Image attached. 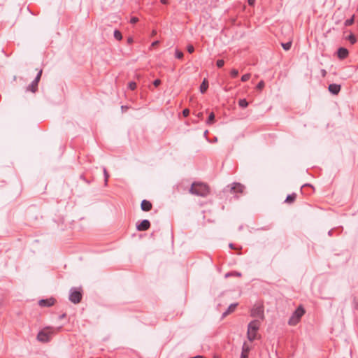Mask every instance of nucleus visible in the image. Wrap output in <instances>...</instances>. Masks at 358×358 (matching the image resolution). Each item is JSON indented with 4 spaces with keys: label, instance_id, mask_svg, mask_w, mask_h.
I'll list each match as a JSON object with an SVG mask.
<instances>
[{
    "label": "nucleus",
    "instance_id": "423d86ee",
    "mask_svg": "<svg viewBox=\"0 0 358 358\" xmlns=\"http://www.w3.org/2000/svg\"><path fill=\"white\" fill-rule=\"evenodd\" d=\"M42 73H43V70L40 69L38 71L36 78H34V80L31 83L30 85H29L27 87V89H26L27 92H31L33 93H35L37 91V90H38V83L40 81Z\"/></svg>",
    "mask_w": 358,
    "mask_h": 358
},
{
    "label": "nucleus",
    "instance_id": "c756f323",
    "mask_svg": "<svg viewBox=\"0 0 358 358\" xmlns=\"http://www.w3.org/2000/svg\"><path fill=\"white\" fill-rule=\"evenodd\" d=\"M216 64L218 68H221L224 66V61L223 59H218L216 62Z\"/></svg>",
    "mask_w": 358,
    "mask_h": 358
},
{
    "label": "nucleus",
    "instance_id": "58836bf2",
    "mask_svg": "<svg viewBox=\"0 0 358 358\" xmlns=\"http://www.w3.org/2000/svg\"><path fill=\"white\" fill-rule=\"evenodd\" d=\"M159 43V41H155L154 42L152 43V46H155L157 45V44Z\"/></svg>",
    "mask_w": 358,
    "mask_h": 358
},
{
    "label": "nucleus",
    "instance_id": "aec40b11",
    "mask_svg": "<svg viewBox=\"0 0 358 358\" xmlns=\"http://www.w3.org/2000/svg\"><path fill=\"white\" fill-rule=\"evenodd\" d=\"M214 120H215V115L214 113L212 112L210 113L209 116H208V120H206V124H212L213 122H214Z\"/></svg>",
    "mask_w": 358,
    "mask_h": 358
},
{
    "label": "nucleus",
    "instance_id": "c85d7f7f",
    "mask_svg": "<svg viewBox=\"0 0 358 358\" xmlns=\"http://www.w3.org/2000/svg\"><path fill=\"white\" fill-rule=\"evenodd\" d=\"M348 39L350 41V42L352 43V44H354L356 43V38H355V36L353 35V34H350L349 36H348Z\"/></svg>",
    "mask_w": 358,
    "mask_h": 358
},
{
    "label": "nucleus",
    "instance_id": "b1692460",
    "mask_svg": "<svg viewBox=\"0 0 358 358\" xmlns=\"http://www.w3.org/2000/svg\"><path fill=\"white\" fill-rule=\"evenodd\" d=\"M103 175H104L105 184L106 185L108 182V178H109V174L105 167L103 168Z\"/></svg>",
    "mask_w": 358,
    "mask_h": 358
},
{
    "label": "nucleus",
    "instance_id": "5701e85b",
    "mask_svg": "<svg viewBox=\"0 0 358 358\" xmlns=\"http://www.w3.org/2000/svg\"><path fill=\"white\" fill-rule=\"evenodd\" d=\"M175 57L177 59H180L183 57V53L181 51H180L179 50L176 49L175 51Z\"/></svg>",
    "mask_w": 358,
    "mask_h": 358
},
{
    "label": "nucleus",
    "instance_id": "0eeeda50",
    "mask_svg": "<svg viewBox=\"0 0 358 358\" xmlns=\"http://www.w3.org/2000/svg\"><path fill=\"white\" fill-rule=\"evenodd\" d=\"M251 316L255 317H259L261 320H264V307L262 306H255L251 310Z\"/></svg>",
    "mask_w": 358,
    "mask_h": 358
},
{
    "label": "nucleus",
    "instance_id": "4be33fe9",
    "mask_svg": "<svg viewBox=\"0 0 358 358\" xmlns=\"http://www.w3.org/2000/svg\"><path fill=\"white\" fill-rule=\"evenodd\" d=\"M354 22V16H352L351 18L348 19L345 21L344 24L345 27L350 26Z\"/></svg>",
    "mask_w": 358,
    "mask_h": 358
},
{
    "label": "nucleus",
    "instance_id": "79ce46f5",
    "mask_svg": "<svg viewBox=\"0 0 358 358\" xmlns=\"http://www.w3.org/2000/svg\"><path fill=\"white\" fill-rule=\"evenodd\" d=\"M132 41H133V39L131 38H128V43H132Z\"/></svg>",
    "mask_w": 358,
    "mask_h": 358
},
{
    "label": "nucleus",
    "instance_id": "cd10ccee",
    "mask_svg": "<svg viewBox=\"0 0 358 358\" xmlns=\"http://www.w3.org/2000/svg\"><path fill=\"white\" fill-rule=\"evenodd\" d=\"M264 82L263 80H261L257 85V89L262 90L264 87Z\"/></svg>",
    "mask_w": 358,
    "mask_h": 358
},
{
    "label": "nucleus",
    "instance_id": "6ab92c4d",
    "mask_svg": "<svg viewBox=\"0 0 358 358\" xmlns=\"http://www.w3.org/2000/svg\"><path fill=\"white\" fill-rule=\"evenodd\" d=\"M114 38L117 41H121L122 38V36L121 32L119 30L115 29L113 33Z\"/></svg>",
    "mask_w": 358,
    "mask_h": 358
},
{
    "label": "nucleus",
    "instance_id": "2f4dec72",
    "mask_svg": "<svg viewBox=\"0 0 358 358\" xmlns=\"http://www.w3.org/2000/svg\"><path fill=\"white\" fill-rule=\"evenodd\" d=\"M138 21V18L136 17H132L130 20V23L135 24Z\"/></svg>",
    "mask_w": 358,
    "mask_h": 358
},
{
    "label": "nucleus",
    "instance_id": "f704fd0d",
    "mask_svg": "<svg viewBox=\"0 0 358 358\" xmlns=\"http://www.w3.org/2000/svg\"><path fill=\"white\" fill-rule=\"evenodd\" d=\"M248 2L250 6H254L255 3V0H248Z\"/></svg>",
    "mask_w": 358,
    "mask_h": 358
},
{
    "label": "nucleus",
    "instance_id": "a18cd8bd",
    "mask_svg": "<svg viewBox=\"0 0 358 358\" xmlns=\"http://www.w3.org/2000/svg\"><path fill=\"white\" fill-rule=\"evenodd\" d=\"M229 247H230L231 248H233V244H232V243H230V244H229Z\"/></svg>",
    "mask_w": 358,
    "mask_h": 358
},
{
    "label": "nucleus",
    "instance_id": "4c0bfd02",
    "mask_svg": "<svg viewBox=\"0 0 358 358\" xmlns=\"http://www.w3.org/2000/svg\"><path fill=\"white\" fill-rule=\"evenodd\" d=\"M160 1L163 4H167L169 3V0H160Z\"/></svg>",
    "mask_w": 358,
    "mask_h": 358
},
{
    "label": "nucleus",
    "instance_id": "473e14b6",
    "mask_svg": "<svg viewBox=\"0 0 358 358\" xmlns=\"http://www.w3.org/2000/svg\"><path fill=\"white\" fill-rule=\"evenodd\" d=\"M161 83V80L159 79H156L155 80H154L153 82V85L155 86V87H158Z\"/></svg>",
    "mask_w": 358,
    "mask_h": 358
},
{
    "label": "nucleus",
    "instance_id": "bb28decb",
    "mask_svg": "<svg viewBox=\"0 0 358 358\" xmlns=\"http://www.w3.org/2000/svg\"><path fill=\"white\" fill-rule=\"evenodd\" d=\"M128 87L131 90H134L136 88V83L135 82H130L128 85Z\"/></svg>",
    "mask_w": 358,
    "mask_h": 358
},
{
    "label": "nucleus",
    "instance_id": "4468645a",
    "mask_svg": "<svg viewBox=\"0 0 358 358\" xmlns=\"http://www.w3.org/2000/svg\"><path fill=\"white\" fill-rule=\"evenodd\" d=\"M349 52L345 48H339L337 51L338 57L341 59H344L348 56Z\"/></svg>",
    "mask_w": 358,
    "mask_h": 358
},
{
    "label": "nucleus",
    "instance_id": "f3484780",
    "mask_svg": "<svg viewBox=\"0 0 358 358\" xmlns=\"http://www.w3.org/2000/svg\"><path fill=\"white\" fill-rule=\"evenodd\" d=\"M296 198V194L295 193H292V194H289L287 196V198L285 199V202L292 203L295 201Z\"/></svg>",
    "mask_w": 358,
    "mask_h": 358
},
{
    "label": "nucleus",
    "instance_id": "f03ea898",
    "mask_svg": "<svg viewBox=\"0 0 358 358\" xmlns=\"http://www.w3.org/2000/svg\"><path fill=\"white\" fill-rule=\"evenodd\" d=\"M189 192L192 194L204 197L209 194V187L204 183L194 182L192 185Z\"/></svg>",
    "mask_w": 358,
    "mask_h": 358
},
{
    "label": "nucleus",
    "instance_id": "e433bc0d",
    "mask_svg": "<svg viewBox=\"0 0 358 358\" xmlns=\"http://www.w3.org/2000/svg\"><path fill=\"white\" fill-rule=\"evenodd\" d=\"M233 273V275H236V276H238L240 277L241 275V273H238V272H234V273Z\"/></svg>",
    "mask_w": 358,
    "mask_h": 358
},
{
    "label": "nucleus",
    "instance_id": "ea45409f",
    "mask_svg": "<svg viewBox=\"0 0 358 358\" xmlns=\"http://www.w3.org/2000/svg\"><path fill=\"white\" fill-rule=\"evenodd\" d=\"M233 275L232 273H228L225 275L226 278Z\"/></svg>",
    "mask_w": 358,
    "mask_h": 358
},
{
    "label": "nucleus",
    "instance_id": "6e6552de",
    "mask_svg": "<svg viewBox=\"0 0 358 358\" xmlns=\"http://www.w3.org/2000/svg\"><path fill=\"white\" fill-rule=\"evenodd\" d=\"M227 187H230L231 193H242L244 190V186L239 182H234L231 185V186H228Z\"/></svg>",
    "mask_w": 358,
    "mask_h": 358
},
{
    "label": "nucleus",
    "instance_id": "2eb2a0df",
    "mask_svg": "<svg viewBox=\"0 0 358 358\" xmlns=\"http://www.w3.org/2000/svg\"><path fill=\"white\" fill-rule=\"evenodd\" d=\"M238 306V303H231L229 307L227 309V310L225 312H224L222 313V317H226L227 315H228L229 314L233 313L236 307Z\"/></svg>",
    "mask_w": 358,
    "mask_h": 358
},
{
    "label": "nucleus",
    "instance_id": "c9c22d12",
    "mask_svg": "<svg viewBox=\"0 0 358 358\" xmlns=\"http://www.w3.org/2000/svg\"><path fill=\"white\" fill-rule=\"evenodd\" d=\"M321 74H322V77H325V76H326V75H327V71H326V70H324V69H322V70H321Z\"/></svg>",
    "mask_w": 358,
    "mask_h": 358
},
{
    "label": "nucleus",
    "instance_id": "9b49d317",
    "mask_svg": "<svg viewBox=\"0 0 358 358\" xmlns=\"http://www.w3.org/2000/svg\"><path fill=\"white\" fill-rule=\"evenodd\" d=\"M328 89L331 94L336 95L341 91V87L340 85L333 83L329 85Z\"/></svg>",
    "mask_w": 358,
    "mask_h": 358
},
{
    "label": "nucleus",
    "instance_id": "ddd939ff",
    "mask_svg": "<svg viewBox=\"0 0 358 358\" xmlns=\"http://www.w3.org/2000/svg\"><path fill=\"white\" fill-rule=\"evenodd\" d=\"M250 350V346L247 343H243L241 358H248V353Z\"/></svg>",
    "mask_w": 358,
    "mask_h": 358
},
{
    "label": "nucleus",
    "instance_id": "393cba45",
    "mask_svg": "<svg viewBox=\"0 0 358 358\" xmlns=\"http://www.w3.org/2000/svg\"><path fill=\"white\" fill-rule=\"evenodd\" d=\"M250 73H246V74H244L243 76H242L241 77V81L242 82H246L248 81L250 78Z\"/></svg>",
    "mask_w": 358,
    "mask_h": 358
},
{
    "label": "nucleus",
    "instance_id": "dca6fc26",
    "mask_svg": "<svg viewBox=\"0 0 358 358\" xmlns=\"http://www.w3.org/2000/svg\"><path fill=\"white\" fill-rule=\"evenodd\" d=\"M208 87V81L204 79L203 81L202 82V83L200 85V92L203 94L204 92H206V91L207 90Z\"/></svg>",
    "mask_w": 358,
    "mask_h": 358
},
{
    "label": "nucleus",
    "instance_id": "9d476101",
    "mask_svg": "<svg viewBox=\"0 0 358 358\" xmlns=\"http://www.w3.org/2000/svg\"><path fill=\"white\" fill-rule=\"evenodd\" d=\"M55 300L53 298L48 299H41L39 301L38 304L41 307H50L54 305Z\"/></svg>",
    "mask_w": 358,
    "mask_h": 358
},
{
    "label": "nucleus",
    "instance_id": "c03bdc74",
    "mask_svg": "<svg viewBox=\"0 0 358 358\" xmlns=\"http://www.w3.org/2000/svg\"><path fill=\"white\" fill-rule=\"evenodd\" d=\"M199 117H201L202 116V113H199V115H198Z\"/></svg>",
    "mask_w": 358,
    "mask_h": 358
},
{
    "label": "nucleus",
    "instance_id": "72a5a7b5",
    "mask_svg": "<svg viewBox=\"0 0 358 358\" xmlns=\"http://www.w3.org/2000/svg\"><path fill=\"white\" fill-rule=\"evenodd\" d=\"M182 114H183V115H184L185 117H187V115H189V109H187V108H186V109L183 110V111H182Z\"/></svg>",
    "mask_w": 358,
    "mask_h": 358
},
{
    "label": "nucleus",
    "instance_id": "49530a36",
    "mask_svg": "<svg viewBox=\"0 0 358 358\" xmlns=\"http://www.w3.org/2000/svg\"><path fill=\"white\" fill-rule=\"evenodd\" d=\"M207 132H208V131H205V133H204V134H205V135H207Z\"/></svg>",
    "mask_w": 358,
    "mask_h": 358
},
{
    "label": "nucleus",
    "instance_id": "a211bd4d",
    "mask_svg": "<svg viewBox=\"0 0 358 358\" xmlns=\"http://www.w3.org/2000/svg\"><path fill=\"white\" fill-rule=\"evenodd\" d=\"M238 106L241 108H245L248 106V102L245 99H242L238 101Z\"/></svg>",
    "mask_w": 358,
    "mask_h": 358
},
{
    "label": "nucleus",
    "instance_id": "20e7f679",
    "mask_svg": "<svg viewBox=\"0 0 358 358\" xmlns=\"http://www.w3.org/2000/svg\"><path fill=\"white\" fill-rule=\"evenodd\" d=\"M305 310L301 306L298 307L289 319L288 324L291 326L296 325L301 317L304 315Z\"/></svg>",
    "mask_w": 358,
    "mask_h": 358
},
{
    "label": "nucleus",
    "instance_id": "f8f14e48",
    "mask_svg": "<svg viewBox=\"0 0 358 358\" xmlns=\"http://www.w3.org/2000/svg\"><path fill=\"white\" fill-rule=\"evenodd\" d=\"M152 205L150 201L144 199L141 201V208L143 211H150L152 209Z\"/></svg>",
    "mask_w": 358,
    "mask_h": 358
},
{
    "label": "nucleus",
    "instance_id": "a19ab883",
    "mask_svg": "<svg viewBox=\"0 0 358 358\" xmlns=\"http://www.w3.org/2000/svg\"><path fill=\"white\" fill-rule=\"evenodd\" d=\"M191 358H204L203 356H201V355H197V356H195V357H191Z\"/></svg>",
    "mask_w": 358,
    "mask_h": 358
},
{
    "label": "nucleus",
    "instance_id": "1a4fd4ad",
    "mask_svg": "<svg viewBox=\"0 0 358 358\" xmlns=\"http://www.w3.org/2000/svg\"><path fill=\"white\" fill-rule=\"evenodd\" d=\"M150 227V223L148 220H143L139 224H136V229L138 231H146Z\"/></svg>",
    "mask_w": 358,
    "mask_h": 358
},
{
    "label": "nucleus",
    "instance_id": "f257e3e1",
    "mask_svg": "<svg viewBox=\"0 0 358 358\" xmlns=\"http://www.w3.org/2000/svg\"><path fill=\"white\" fill-rule=\"evenodd\" d=\"M60 329L61 327H45L38 332L37 335V340L42 343H48L51 340L52 337Z\"/></svg>",
    "mask_w": 358,
    "mask_h": 358
},
{
    "label": "nucleus",
    "instance_id": "a878e982",
    "mask_svg": "<svg viewBox=\"0 0 358 358\" xmlns=\"http://www.w3.org/2000/svg\"><path fill=\"white\" fill-rule=\"evenodd\" d=\"M230 75L231 77L235 78L238 75V71L236 69H233L230 71Z\"/></svg>",
    "mask_w": 358,
    "mask_h": 358
},
{
    "label": "nucleus",
    "instance_id": "37998d69",
    "mask_svg": "<svg viewBox=\"0 0 358 358\" xmlns=\"http://www.w3.org/2000/svg\"><path fill=\"white\" fill-rule=\"evenodd\" d=\"M64 317H65V315L64 314V315H61V316H60V318H61V319H62V318H64Z\"/></svg>",
    "mask_w": 358,
    "mask_h": 358
},
{
    "label": "nucleus",
    "instance_id": "7ed1b4c3",
    "mask_svg": "<svg viewBox=\"0 0 358 358\" xmlns=\"http://www.w3.org/2000/svg\"><path fill=\"white\" fill-rule=\"evenodd\" d=\"M260 324L258 320H252L248 327L247 337L250 341H253L256 338L257 331L259 328Z\"/></svg>",
    "mask_w": 358,
    "mask_h": 358
},
{
    "label": "nucleus",
    "instance_id": "412c9836",
    "mask_svg": "<svg viewBox=\"0 0 358 358\" xmlns=\"http://www.w3.org/2000/svg\"><path fill=\"white\" fill-rule=\"evenodd\" d=\"M292 46V42H287L285 43H282V47L285 50H289L291 48Z\"/></svg>",
    "mask_w": 358,
    "mask_h": 358
},
{
    "label": "nucleus",
    "instance_id": "39448f33",
    "mask_svg": "<svg viewBox=\"0 0 358 358\" xmlns=\"http://www.w3.org/2000/svg\"><path fill=\"white\" fill-rule=\"evenodd\" d=\"M82 299L81 291L76 287H72L70 289L69 300L76 304L80 302Z\"/></svg>",
    "mask_w": 358,
    "mask_h": 358
},
{
    "label": "nucleus",
    "instance_id": "7c9ffc66",
    "mask_svg": "<svg viewBox=\"0 0 358 358\" xmlns=\"http://www.w3.org/2000/svg\"><path fill=\"white\" fill-rule=\"evenodd\" d=\"M187 50L189 53H192L194 51V48L192 45H188L187 46Z\"/></svg>",
    "mask_w": 358,
    "mask_h": 358
}]
</instances>
